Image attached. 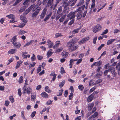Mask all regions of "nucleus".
Returning <instances> with one entry per match:
<instances>
[{
  "label": "nucleus",
  "mask_w": 120,
  "mask_h": 120,
  "mask_svg": "<svg viewBox=\"0 0 120 120\" xmlns=\"http://www.w3.org/2000/svg\"><path fill=\"white\" fill-rule=\"evenodd\" d=\"M33 56L31 57V59L32 61H33L35 59V56L34 54H33Z\"/></svg>",
  "instance_id": "60"
},
{
  "label": "nucleus",
  "mask_w": 120,
  "mask_h": 120,
  "mask_svg": "<svg viewBox=\"0 0 120 120\" xmlns=\"http://www.w3.org/2000/svg\"><path fill=\"white\" fill-rule=\"evenodd\" d=\"M26 33V31H24L22 30H21L19 32L18 34L19 35H22Z\"/></svg>",
  "instance_id": "49"
},
{
  "label": "nucleus",
  "mask_w": 120,
  "mask_h": 120,
  "mask_svg": "<svg viewBox=\"0 0 120 120\" xmlns=\"http://www.w3.org/2000/svg\"><path fill=\"white\" fill-rule=\"evenodd\" d=\"M47 10V9L45 8L44 9L43 11L40 15V18L41 19H42L44 18L45 15Z\"/></svg>",
  "instance_id": "15"
},
{
  "label": "nucleus",
  "mask_w": 120,
  "mask_h": 120,
  "mask_svg": "<svg viewBox=\"0 0 120 120\" xmlns=\"http://www.w3.org/2000/svg\"><path fill=\"white\" fill-rule=\"evenodd\" d=\"M6 17H8L9 19H11L10 21V23H14L17 21V20L15 19V16L14 15L11 14L6 16Z\"/></svg>",
  "instance_id": "4"
},
{
  "label": "nucleus",
  "mask_w": 120,
  "mask_h": 120,
  "mask_svg": "<svg viewBox=\"0 0 120 120\" xmlns=\"http://www.w3.org/2000/svg\"><path fill=\"white\" fill-rule=\"evenodd\" d=\"M52 49L49 50L47 52V57L49 58L51 56L53 53V52H52Z\"/></svg>",
  "instance_id": "21"
},
{
  "label": "nucleus",
  "mask_w": 120,
  "mask_h": 120,
  "mask_svg": "<svg viewBox=\"0 0 120 120\" xmlns=\"http://www.w3.org/2000/svg\"><path fill=\"white\" fill-rule=\"evenodd\" d=\"M22 0H16L15 3L13 4V5L15 6L16 5Z\"/></svg>",
  "instance_id": "45"
},
{
  "label": "nucleus",
  "mask_w": 120,
  "mask_h": 120,
  "mask_svg": "<svg viewBox=\"0 0 120 120\" xmlns=\"http://www.w3.org/2000/svg\"><path fill=\"white\" fill-rule=\"evenodd\" d=\"M9 99L11 103H12L14 102V99L12 96H11L9 98Z\"/></svg>",
  "instance_id": "39"
},
{
  "label": "nucleus",
  "mask_w": 120,
  "mask_h": 120,
  "mask_svg": "<svg viewBox=\"0 0 120 120\" xmlns=\"http://www.w3.org/2000/svg\"><path fill=\"white\" fill-rule=\"evenodd\" d=\"M25 112L24 111H22L21 112V117L22 118L23 120L26 119V118L24 116Z\"/></svg>",
  "instance_id": "38"
},
{
  "label": "nucleus",
  "mask_w": 120,
  "mask_h": 120,
  "mask_svg": "<svg viewBox=\"0 0 120 120\" xmlns=\"http://www.w3.org/2000/svg\"><path fill=\"white\" fill-rule=\"evenodd\" d=\"M82 16V13L81 11H78L76 14L77 19L79 20L80 19Z\"/></svg>",
  "instance_id": "14"
},
{
  "label": "nucleus",
  "mask_w": 120,
  "mask_h": 120,
  "mask_svg": "<svg viewBox=\"0 0 120 120\" xmlns=\"http://www.w3.org/2000/svg\"><path fill=\"white\" fill-rule=\"evenodd\" d=\"M108 31V29H107L106 30H104V31L101 34V35H103L104 34H107Z\"/></svg>",
  "instance_id": "58"
},
{
  "label": "nucleus",
  "mask_w": 120,
  "mask_h": 120,
  "mask_svg": "<svg viewBox=\"0 0 120 120\" xmlns=\"http://www.w3.org/2000/svg\"><path fill=\"white\" fill-rule=\"evenodd\" d=\"M67 0H64L62 1L63 2V5L65 7H67L69 4L68 3H67Z\"/></svg>",
  "instance_id": "29"
},
{
  "label": "nucleus",
  "mask_w": 120,
  "mask_h": 120,
  "mask_svg": "<svg viewBox=\"0 0 120 120\" xmlns=\"http://www.w3.org/2000/svg\"><path fill=\"white\" fill-rule=\"evenodd\" d=\"M101 28V26L99 24H98L94 27L92 30L94 32L96 33L100 31Z\"/></svg>",
  "instance_id": "3"
},
{
  "label": "nucleus",
  "mask_w": 120,
  "mask_h": 120,
  "mask_svg": "<svg viewBox=\"0 0 120 120\" xmlns=\"http://www.w3.org/2000/svg\"><path fill=\"white\" fill-rule=\"evenodd\" d=\"M62 6H60L58 8L57 12V14H59L62 11Z\"/></svg>",
  "instance_id": "36"
},
{
  "label": "nucleus",
  "mask_w": 120,
  "mask_h": 120,
  "mask_svg": "<svg viewBox=\"0 0 120 120\" xmlns=\"http://www.w3.org/2000/svg\"><path fill=\"white\" fill-rule=\"evenodd\" d=\"M36 0H26L23 3V5L25 7L27 6L28 4L30 2L34 3V2Z\"/></svg>",
  "instance_id": "11"
},
{
  "label": "nucleus",
  "mask_w": 120,
  "mask_h": 120,
  "mask_svg": "<svg viewBox=\"0 0 120 120\" xmlns=\"http://www.w3.org/2000/svg\"><path fill=\"white\" fill-rule=\"evenodd\" d=\"M95 65L96 66H98L101 65L102 64V62L100 60L98 62H96L94 63Z\"/></svg>",
  "instance_id": "30"
},
{
  "label": "nucleus",
  "mask_w": 120,
  "mask_h": 120,
  "mask_svg": "<svg viewBox=\"0 0 120 120\" xmlns=\"http://www.w3.org/2000/svg\"><path fill=\"white\" fill-rule=\"evenodd\" d=\"M82 60V58H80L79 60L77 59L78 61L76 63L77 64H79L80 63Z\"/></svg>",
  "instance_id": "61"
},
{
  "label": "nucleus",
  "mask_w": 120,
  "mask_h": 120,
  "mask_svg": "<svg viewBox=\"0 0 120 120\" xmlns=\"http://www.w3.org/2000/svg\"><path fill=\"white\" fill-rule=\"evenodd\" d=\"M27 53V52H23L22 53V56L23 57V59H27L28 57L29 58L30 57V55H26Z\"/></svg>",
  "instance_id": "10"
},
{
  "label": "nucleus",
  "mask_w": 120,
  "mask_h": 120,
  "mask_svg": "<svg viewBox=\"0 0 120 120\" xmlns=\"http://www.w3.org/2000/svg\"><path fill=\"white\" fill-rule=\"evenodd\" d=\"M65 83V81L64 80H63L62 82L60 83L59 86L60 88H62L64 86Z\"/></svg>",
  "instance_id": "37"
},
{
  "label": "nucleus",
  "mask_w": 120,
  "mask_h": 120,
  "mask_svg": "<svg viewBox=\"0 0 120 120\" xmlns=\"http://www.w3.org/2000/svg\"><path fill=\"white\" fill-rule=\"evenodd\" d=\"M105 45V44H101V45L99 46V47L98 48V51H100L101 50V48L103 47Z\"/></svg>",
  "instance_id": "53"
},
{
  "label": "nucleus",
  "mask_w": 120,
  "mask_h": 120,
  "mask_svg": "<svg viewBox=\"0 0 120 120\" xmlns=\"http://www.w3.org/2000/svg\"><path fill=\"white\" fill-rule=\"evenodd\" d=\"M23 82V77L22 76H21L19 79V83H21L22 82Z\"/></svg>",
  "instance_id": "40"
},
{
  "label": "nucleus",
  "mask_w": 120,
  "mask_h": 120,
  "mask_svg": "<svg viewBox=\"0 0 120 120\" xmlns=\"http://www.w3.org/2000/svg\"><path fill=\"white\" fill-rule=\"evenodd\" d=\"M77 60V59L74 60L72 59L70 60V64H69V67L70 68H71L72 67L73 63L75 61Z\"/></svg>",
  "instance_id": "20"
},
{
  "label": "nucleus",
  "mask_w": 120,
  "mask_h": 120,
  "mask_svg": "<svg viewBox=\"0 0 120 120\" xmlns=\"http://www.w3.org/2000/svg\"><path fill=\"white\" fill-rule=\"evenodd\" d=\"M41 96L43 97L47 98L48 97V95L45 92H43L41 94Z\"/></svg>",
  "instance_id": "24"
},
{
  "label": "nucleus",
  "mask_w": 120,
  "mask_h": 120,
  "mask_svg": "<svg viewBox=\"0 0 120 120\" xmlns=\"http://www.w3.org/2000/svg\"><path fill=\"white\" fill-rule=\"evenodd\" d=\"M94 96L91 94L88 97L87 101L88 102H91L93 100Z\"/></svg>",
  "instance_id": "22"
},
{
  "label": "nucleus",
  "mask_w": 120,
  "mask_h": 120,
  "mask_svg": "<svg viewBox=\"0 0 120 120\" xmlns=\"http://www.w3.org/2000/svg\"><path fill=\"white\" fill-rule=\"evenodd\" d=\"M90 39L89 37H86L83 38L82 40L79 41L78 43L80 45H82L85 43Z\"/></svg>",
  "instance_id": "6"
},
{
  "label": "nucleus",
  "mask_w": 120,
  "mask_h": 120,
  "mask_svg": "<svg viewBox=\"0 0 120 120\" xmlns=\"http://www.w3.org/2000/svg\"><path fill=\"white\" fill-rule=\"evenodd\" d=\"M116 70H117L118 74L120 75V66H116Z\"/></svg>",
  "instance_id": "46"
},
{
  "label": "nucleus",
  "mask_w": 120,
  "mask_h": 120,
  "mask_svg": "<svg viewBox=\"0 0 120 120\" xmlns=\"http://www.w3.org/2000/svg\"><path fill=\"white\" fill-rule=\"evenodd\" d=\"M114 68L113 66H109V67L108 71H112Z\"/></svg>",
  "instance_id": "50"
},
{
  "label": "nucleus",
  "mask_w": 120,
  "mask_h": 120,
  "mask_svg": "<svg viewBox=\"0 0 120 120\" xmlns=\"http://www.w3.org/2000/svg\"><path fill=\"white\" fill-rule=\"evenodd\" d=\"M84 88V87L83 85H79L78 86V88L80 90L82 91V90Z\"/></svg>",
  "instance_id": "47"
},
{
  "label": "nucleus",
  "mask_w": 120,
  "mask_h": 120,
  "mask_svg": "<svg viewBox=\"0 0 120 120\" xmlns=\"http://www.w3.org/2000/svg\"><path fill=\"white\" fill-rule=\"evenodd\" d=\"M39 66L40 67L38 68L37 70V72L38 73H39L41 71V65H40Z\"/></svg>",
  "instance_id": "52"
},
{
  "label": "nucleus",
  "mask_w": 120,
  "mask_h": 120,
  "mask_svg": "<svg viewBox=\"0 0 120 120\" xmlns=\"http://www.w3.org/2000/svg\"><path fill=\"white\" fill-rule=\"evenodd\" d=\"M53 0H49L47 4V6L50 7V8H52L53 1Z\"/></svg>",
  "instance_id": "9"
},
{
  "label": "nucleus",
  "mask_w": 120,
  "mask_h": 120,
  "mask_svg": "<svg viewBox=\"0 0 120 120\" xmlns=\"http://www.w3.org/2000/svg\"><path fill=\"white\" fill-rule=\"evenodd\" d=\"M22 20L24 22V23H25V24H26L27 22V20L26 18H24V19H23Z\"/></svg>",
  "instance_id": "59"
},
{
  "label": "nucleus",
  "mask_w": 120,
  "mask_h": 120,
  "mask_svg": "<svg viewBox=\"0 0 120 120\" xmlns=\"http://www.w3.org/2000/svg\"><path fill=\"white\" fill-rule=\"evenodd\" d=\"M115 40V39H110L108 41H107V45H109L110 44H112L113 42Z\"/></svg>",
  "instance_id": "33"
},
{
  "label": "nucleus",
  "mask_w": 120,
  "mask_h": 120,
  "mask_svg": "<svg viewBox=\"0 0 120 120\" xmlns=\"http://www.w3.org/2000/svg\"><path fill=\"white\" fill-rule=\"evenodd\" d=\"M38 59V60H41L43 58V56L41 55H38L37 56Z\"/></svg>",
  "instance_id": "57"
},
{
  "label": "nucleus",
  "mask_w": 120,
  "mask_h": 120,
  "mask_svg": "<svg viewBox=\"0 0 120 120\" xmlns=\"http://www.w3.org/2000/svg\"><path fill=\"white\" fill-rule=\"evenodd\" d=\"M36 112V111H34L33 112H32L31 114V117L33 118L34 117L35 115Z\"/></svg>",
  "instance_id": "56"
},
{
  "label": "nucleus",
  "mask_w": 120,
  "mask_h": 120,
  "mask_svg": "<svg viewBox=\"0 0 120 120\" xmlns=\"http://www.w3.org/2000/svg\"><path fill=\"white\" fill-rule=\"evenodd\" d=\"M102 73L101 71L98 73L96 75V78H99L102 74Z\"/></svg>",
  "instance_id": "32"
},
{
  "label": "nucleus",
  "mask_w": 120,
  "mask_h": 120,
  "mask_svg": "<svg viewBox=\"0 0 120 120\" xmlns=\"http://www.w3.org/2000/svg\"><path fill=\"white\" fill-rule=\"evenodd\" d=\"M35 6L33 4L30 6L24 12L23 15H27L28 13Z\"/></svg>",
  "instance_id": "7"
},
{
  "label": "nucleus",
  "mask_w": 120,
  "mask_h": 120,
  "mask_svg": "<svg viewBox=\"0 0 120 120\" xmlns=\"http://www.w3.org/2000/svg\"><path fill=\"white\" fill-rule=\"evenodd\" d=\"M84 2V0H80L79 3L76 4L77 7H79L83 4Z\"/></svg>",
  "instance_id": "25"
},
{
  "label": "nucleus",
  "mask_w": 120,
  "mask_h": 120,
  "mask_svg": "<svg viewBox=\"0 0 120 120\" xmlns=\"http://www.w3.org/2000/svg\"><path fill=\"white\" fill-rule=\"evenodd\" d=\"M41 2L40 1L38 2V3H37L36 5L33 4L35 6V7H33L32 8V11L33 12H34V11L35 10V9H37V8H41L40 7H39V6L41 5Z\"/></svg>",
  "instance_id": "12"
},
{
  "label": "nucleus",
  "mask_w": 120,
  "mask_h": 120,
  "mask_svg": "<svg viewBox=\"0 0 120 120\" xmlns=\"http://www.w3.org/2000/svg\"><path fill=\"white\" fill-rule=\"evenodd\" d=\"M80 28H78L76 29H74L72 31V33L73 34H74L75 33H78L79 31V30Z\"/></svg>",
  "instance_id": "34"
},
{
  "label": "nucleus",
  "mask_w": 120,
  "mask_h": 120,
  "mask_svg": "<svg viewBox=\"0 0 120 120\" xmlns=\"http://www.w3.org/2000/svg\"><path fill=\"white\" fill-rule=\"evenodd\" d=\"M66 16V15H64L60 19L59 21L60 22H62L64 20Z\"/></svg>",
  "instance_id": "44"
},
{
  "label": "nucleus",
  "mask_w": 120,
  "mask_h": 120,
  "mask_svg": "<svg viewBox=\"0 0 120 120\" xmlns=\"http://www.w3.org/2000/svg\"><path fill=\"white\" fill-rule=\"evenodd\" d=\"M18 94L20 96L21 95V89L20 88L18 90Z\"/></svg>",
  "instance_id": "55"
},
{
  "label": "nucleus",
  "mask_w": 120,
  "mask_h": 120,
  "mask_svg": "<svg viewBox=\"0 0 120 120\" xmlns=\"http://www.w3.org/2000/svg\"><path fill=\"white\" fill-rule=\"evenodd\" d=\"M34 41V40H32L30 41H29L24 46V47H26L27 46L29 45L32 44Z\"/></svg>",
  "instance_id": "27"
},
{
  "label": "nucleus",
  "mask_w": 120,
  "mask_h": 120,
  "mask_svg": "<svg viewBox=\"0 0 120 120\" xmlns=\"http://www.w3.org/2000/svg\"><path fill=\"white\" fill-rule=\"evenodd\" d=\"M36 98V97L35 95H32L31 96V100L32 101H34L35 100Z\"/></svg>",
  "instance_id": "63"
},
{
  "label": "nucleus",
  "mask_w": 120,
  "mask_h": 120,
  "mask_svg": "<svg viewBox=\"0 0 120 120\" xmlns=\"http://www.w3.org/2000/svg\"><path fill=\"white\" fill-rule=\"evenodd\" d=\"M77 12L75 11L73 12H70L67 15V16L68 18L70 20L73 19L75 17V14Z\"/></svg>",
  "instance_id": "5"
},
{
  "label": "nucleus",
  "mask_w": 120,
  "mask_h": 120,
  "mask_svg": "<svg viewBox=\"0 0 120 120\" xmlns=\"http://www.w3.org/2000/svg\"><path fill=\"white\" fill-rule=\"evenodd\" d=\"M97 37L96 36V37H94V38L93 42V43L94 44H95L96 43V41L97 39Z\"/></svg>",
  "instance_id": "62"
},
{
  "label": "nucleus",
  "mask_w": 120,
  "mask_h": 120,
  "mask_svg": "<svg viewBox=\"0 0 120 120\" xmlns=\"http://www.w3.org/2000/svg\"><path fill=\"white\" fill-rule=\"evenodd\" d=\"M111 72L112 74L114 75H115V76L116 75V73L115 71V68H114L113 69V70L111 71Z\"/></svg>",
  "instance_id": "51"
},
{
  "label": "nucleus",
  "mask_w": 120,
  "mask_h": 120,
  "mask_svg": "<svg viewBox=\"0 0 120 120\" xmlns=\"http://www.w3.org/2000/svg\"><path fill=\"white\" fill-rule=\"evenodd\" d=\"M76 42V38H73L71 40L69 41L68 42L71 43H73L74 44H75Z\"/></svg>",
  "instance_id": "26"
},
{
  "label": "nucleus",
  "mask_w": 120,
  "mask_h": 120,
  "mask_svg": "<svg viewBox=\"0 0 120 120\" xmlns=\"http://www.w3.org/2000/svg\"><path fill=\"white\" fill-rule=\"evenodd\" d=\"M16 39L17 38H16V36H15L11 40V41L13 43V42H16L15 41Z\"/></svg>",
  "instance_id": "48"
},
{
  "label": "nucleus",
  "mask_w": 120,
  "mask_h": 120,
  "mask_svg": "<svg viewBox=\"0 0 120 120\" xmlns=\"http://www.w3.org/2000/svg\"><path fill=\"white\" fill-rule=\"evenodd\" d=\"M47 43H48L47 45L48 46L49 48H51L53 45L54 44L49 39L48 40Z\"/></svg>",
  "instance_id": "16"
},
{
  "label": "nucleus",
  "mask_w": 120,
  "mask_h": 120,
  "mask_svg": "<svg viewBox=\"0 0 120 120\" xmlns=\"http://www.w3.org/2000/svg\"><path fill=\"white\" fill-rule=\"evenodd\" d=\"M15 47L19 49L21 46V44L20 43L17 42H14L12 43Z\"/></svg>",
  "instance_id": "13"
},
{
  "label": "nucleus",
  "mask_w": 120,
  "mask_h": 120,
  "mask_svg": "<svg viewBox=\"0 0 120 120\" xmlns=\"http://www.w3.org/2000/svg\"><path fill=\"white\" fill-rule=\"evenodd\" d=\"M17 50L16 49H11L9 50L8 53V54H13L15 53L17 51Z\"/></svg>",
  "instance_id": "18"
},
{
  "label": "nucleus",
  "mask_w": 120,
  "mask_h": 120,
  "mask_svg": "<svg viewBox=\"0 0 120 120\" xmlns=\"http://www.w3.org/2000/svg\"><path fill=\"white\" fill-rule=\"evenodd\" d=\"M97 86H95L94 87H92V88L90 89V93H91L97 87Z\"/></svg>",
  "instance_id": "42"
},
{
  "label": "nucleus",
  "mask_w": 120,
  "mask_h": 120,
  "mask_svg": "<svg viewBox=\"0 0 120 120\" xmlns=\"http://www.w3.org/2000/svg\"><path fill=\"white\" fill-rule=\"evenodd\" d=\"M98 113L97 112H96L93 115L91 116L88 119L89 120L91 119L92 118H95L97 117L98 115Z\"/></svg>",
  "instance_id": "23"
},
{
  "label": "nucleus",
  "mask_w": 120,
  "mask_h": 120,
  "mask_svg": "<svg viewBox=\"0 0 120 120\" xmlns=\"http://www.w3.org/2000/svg\"><path fill=\"white\" fill-rule=\"evenodd\" d=\"M102 82V80L101 79H99L97 80L95 82L94 84L96 85L99 83Z\"/></svg>",
  "instance_id": "41"
},
{
  "label": "nucleus",
  "mask_w": 120,
  "mask_h": 120,
  "mask_svg": "<svg viewBox=\"0 0 120 120\" xmlns=\"http://www.w3.org/2000/svg\"><path fill=\"white\" fill-rule=\"evenodd\" d=\"M61 55L63 57L66 58L68 55V53L66 50H64L62 52Z\"/></svg>",
  "instance_id": "17"
},
{
  "label": "nucleus",
  "mask_w": 120,
  "mask_h": 120,
  "mask_svg": "<svg viewBox=\"0 0 120 120\" xmlns=\"http://www.w3.org/2000/svg\"><path fill=\"white\" fill-rule=\"evenodd\" d=\"M85 7V5H83L81 7H79L75 11H76L77 12L79 11H82V10H84Z\"/></svg>",
  "instance_id": "19"
},
{
  "label": "nucleus",
  "mask_w": 120,
  "mask_h": 120,
  "mask_svg": "<svg viewBox=\"0 0 120 120\" xmlns=\"http://www.w3.org/2000/svg\"><path fill=\"white\" fill-rule=\"evenodd\" d=\"M41 10V8H37V9H35V10L34 11V12L32 15V17H35L37 15Z\"/></svg>",
  "instance_id": "8"
},
{
  "label": "nucleus",
  "mask_w": 120,
  "mask_h": 120,
  "mask_svg": "<svg viewBox=\"0 0 120 120\" xmlns=\"http://www.w3.org/2000/svg\"><path fill=\"white\" fill-rule=\"evenodd\" d=\"M60 42V41H57L56 42V44L54 45L53 47V48L54 49H55L56 47H58L59 45Z\"/></svg>",
  "instance_id": "35"
},
{
  "label": "nucleus",
  "mask_w": 120,
  "mask_h": 120,
  "mask_svg": "<svg viewBox=\"0 0 120 120\" xmlns=\"http://www.w3.org/2000/svg\"><path fill=\"white\" fill-rule=\"evenodd\" d=\"M120 32V30L117 29H115L113 31V32L114 34H116Z\"/></svg>",
  "instance_id": "54"
},
{
  "label": "nucleus",
  "mask_w": 120,
  "mask_h": 120,
  "mask_svg": "<svg viewBox=\"0 0 120 120\" xmlns=\"http://www.w3.org/2000/svg\"><path fill=\"white\" fill-rule=\"evenodd\" d=\"M63 91V90L62 89L60 90L59 91V93H58L57 96H60L62 95V93Z\"/></svg>",
  "instance_id": "43"
},
{
  "label": "nucleus",
  "mask_w": 120,
  "mask_h": 120,
  "mask_svg": "<svg viewBox=\"0 0 120 120\" xmlns=\"http://www.w3.org/2000/svg\"><path fill=\"white\" fill-rule=\"evenodd\" d=\"M45 91L49 93H50L52 92L51 90L48 86H46L45 87Z\"/></svg>",
  "instance_id": "31"
},
{
  "label": "nucleus",
  "mask_w": 120,
  "mask_h": 120,
  "mask_svg": "<svg viewBox=\"0 0 120 120\" xmlns=\"http://www.w3.org/2000/svg\"><path fill=\"white\" fill-rule=\"evenodd\" d=\"M22 90H23V94H24L27 93L28 94H30L31 91L32 89L30 87L27 88L26 86L24 85L23 87Z\"/></svg>",
  "instance_id": "2"
},
{
  "label": "nucleus",
  "mask_w": 120,
  "mask_h": 120,
  "mask_svg": "<svg viewBox=\"0 0 120 120\" xmlns=\"http://www.w3.org/2000/svg\"><path fill=\"white\" fill-rule=\"evenodd\" d=\"M52 14V13L51 12L49 13V14L47 15L46 17L44 19V21H46L47 20L49 19V18L50 17L51 15Z\"/></svg>",
  "instance_id": "28"
},
{
  "label": "nucleus",
  "mask_w": 120,
  "mask_h": 120,
  "mask_svg": "<svg viewBox=\"0 0 120 120\" xmlns=\"http://www.w3.org/2000/svg\"><path fill=\"white\" fill-rule=\"evenodd\" d=\"M66 46L68 48L69 50L71 52H73L75 50L79 47L78 45L73 43L68 42Z\"/></svg>",
  "instance_id": "1"
},
{
  "label": "nucleus",
  "mask_w": 120,
  "mask_h": 120,
  "mask_svg": "<svg viewBox=\"0 0 120 120\" xmlns=\"http://www.w3.org/2000/svg\"><path fill=\"white\" fill-rule=\"evenodd\" d=\"M68 23V24L69 25H71L72 24H73L74 22V20L73 19H72Z\"/></svg>",
  "instance_id": "64"
}]
</instances>
